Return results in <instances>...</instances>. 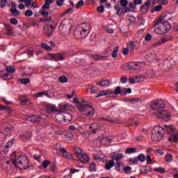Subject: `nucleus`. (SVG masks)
<instances>
[{
	"instance_id": "1",
	"label": "nucleus",
	"mask_w": 178,
	"mask_h": 178,
	"mask_svg": "<svg viewBox=\"0 0 178 178\" xmlns=\"http://www.w3.org/2000/svg\"><path fill=\"white\" fill-rule=\"evenodd\" d=\"M166 15H161L159 19L154 21V26H157L158 27L154 29V33L156 34H159L162 35L163 34H166L169 30L171 29L170 24L169 22L165 21Z\"/></svg>"
},
{
	"instance_id": "2",
	"label": "nucleus",
	"mask_w": 178,
	"mask_h": 178,
	"mask_svg": "<svg viewBox=\"0 0 178 178\" xmlns=\"http://www.w3.org/2000/svg\"><path fill=\"white\" fill-rule=\"evenodd\" d=\"M74 104H77V108L80 111L82 115L85 116H88L89 118H92L94 116L95 113V109L91 106V104H88L86 102L83 100V102L79 101V98L74 97L73 99Z\"/></svg>"
},
{
	"instance_id": "3",
	"label": "nucleus",
	"mask_w": 178,
	"mask_h": 178,
	"mask_svg": "<svg viewBox=\"0 0 178 178\" xmlns=\"http://www.w3.org/2000/svg\"><path fill=\"white\" fill-rule=\"evenodd\" d=\"M90 31H91V25L87 22L82 23L76 28L74 35L76 40H81L86 38Z\"/></svg>"
},
{
	"instance_id": "4",
	"label": "nucleus",
	"mask_w": 178,
	"mask_h": 178,
	"mask_svg": "<svg viewBox=\"0 0 178 178\" xmlns=\"http://www.w3.org/2000/svg\"><path fill=\"white\" fill-rule=\"evenodd\" d=\"M119 111L115 106H111L109 108H106L107 113H111V115H108L107 118H101L102 120H106V122H110V123H119L120 119L119 117H115L116 113Z\"/></svg>"
},
{
	"instance_id": "5",
	"label": "nucleus",
	"mask_w": 178,
	"mask_h": 178,
	"mask_svg": "<svg viewBox=\"0 0 178 178\" xmlns=\"http://www.w3.org/2000/svg\"><path fill=\"white\" fill-rule=\"evenodd\" d=\"M165 134V129L161 126H155L152 129L151 138L153 141H161Z\"/></svg>"
},
{
	"instance_id": "6",
	"label": "nucleus",
	"mask_w": 178,
	"mask_h": 178,
	"mask_svg": "<svg viewBox=\"0 0 178 178\" xmlns=\"http://www.w3.org/2000/svg\"><path fill=\"white\" fill-rule=\"evenodd\" d=\"M11 156L14 158V159L12 160V163L15 165V168H19V165L26 166V164L29 163V159L26 156H19L16 158V152H13Z\"/></svg>"
},
{
	"instance_id": "7",
	"label": "nucleus",
	"mask_w": 178,
	"mask_h": 178,
	"mask_svg": "<svg viewBox=\"0 0 178 178\" xmlns=\"http://www.w3.org/2000/svg\"><path fill=\"white\" fill-rule=\"evenodd\" d=\"M153 115H155L159 119H163V120H165V122H168V120H170V118H172L170 113H168L166 110L154 111L153 112Z\"/></svg>"
},
{
	"instance_id": "8",
	"label": "nucleus",
	"mask_w": 178,
	"mask_h": 178,
	"mask_svg": "<svg viewBox=\"0 0 178 178\" xmlns=\"http://www.w3.org/2000/svg\"><path fill=\"white\" fill-rule=\"evenodd\" d=\"M56 26H58V24L56 22H53L52 24L49 25L46 24L43 26V33L44 35H47V37H51L52 36V34H54V32L55 31V29H56Z\"/></svg>"
},
{
	"instance_id": "9",
	"label": "nucleus",
	"mask_w": 178,
	"mask_h": 178,
	"mask_svg": "<svg viewBox=\"0 0 178 178\" xmlns=\"http://www.w3.org/2000/svg\"><path fill=\"white\" fill-rule=\"evenodd\" d=\"M56 118L58 120V122H62V120H64L65 123H67V122H72V120H73V117L70 113H65L64 115L62 113H58L56 115Z\"/></svg>"
},
{
	"instance_id": "10",
	"label": "nucleus",
	"mask_w": 178,
	"mask_h": 178,
	"mask_svg": "<svg viewBox=\"0 0 178 178\" xmlns=\"http://www.w3.org/2000/svg\"><path fill=\"white\" fill-rule=\"evenodd\" d=\"M151 108L153 111H156V112H157L158 111H161V109H163V108H165V102H163V100H156L151 105Z\"/></svg>"
},
{
	"instance_id": "11",
	"label": "nucleus",
	"mask_w": 178,
	"mask_h": 178,
	"mask_svg": "<svg viewBox=\"0 0 178 178\" xmlns=\"http://www.w3.org/2000/svg\"><path fill=\"white\" fill-rule=\"evenodd\" d=\"M60 156H63V158H65L66 159H71V161H73L74 157L73 156V154H72L70 152H67L66 149L61 147L59 150Z\"/></svg>"
},
{
	"instance_id": "12",
	"label": "nucleus",
	"mask_w": 178,
	"mask_h": 178,
	"mask_svg": "<svg viewBox=\"0 0 178 178\" xmlns=\"http://www.w3.org/2000/svg\"><path fill=\"white\" fill-rule=\"evenodd\" d=\"M130 72H136L141 69V63L131 62L128 64Z\"/></svg>"
},
{
	"instance_id": "13",
	"label": "nucleus",
	"mask_w": 178,
	"mask_h": 178,
	"mask_svg": "<svg viewBox=\"0 0 178 178\" xmlns=\"http://www.w3.org/2000/svg\"><path fill=\"white\" fill-rule=\"evenodd\" d=\"M13 77V75L8 72L7 70H3L0 71V79H2L3 80H12Z\"/></svg>"
},
{
	"instance_id": "14",
	"label": "nucleus",
	"mask_w": 178,
	"mask_h": 178,
	"mask_svg": "<svg viewBox=\"0 0 178 178\" xmlns=\"http://www.w3.org/2000/svg\"><path fill=\"white\" fill-rule=\"evenodd\" d=\"M42 119V118L41 117V115H31L26 118L28 122H31V123H35V124L40 123Z\"/></svg>"
},
{
	"instance_id": "15",
	"label": "nucleus",
	"mask_w": 178,
	"mask_h": 178,
	"mask_svg": "<svg viewBox=\"0 0 178 178\" xmlns=\"http://www.w3.org/2000/svg\"><path fill=\"white\" fill-rule=\"evenodd\" d=\"M49 56L56 62H59V60H63L65 59L63 53L50 54Z\"/></svg>"
},
{
	"instance_id": "16",
	"label": "nucleus",
	"mask_w": 178,
	"mask_h": 178,
	"mask_svg": "<svg viewBox=\"0 0 178 178\" xmlns=\"http://www.w3.org/2000/svg\"><path fill=\"white\" fill-rule=\"evenodd\" d=\"M163 66H164L165 70H169L172 69V67H173V66H175V60L165 59L163 60Z\"/></svg>"
},
{
	"instance_id": "17",
	"label": "nucleus",
	"mask_w": 178,
	"mask_h": 178,
	"mask_svg": "<svg viewBox=\"0 0 178 178\" xmlns=\"http://www.w3.org/2000/svg\"><path fill=\"white\" fill-rule=\"evenodd\" d=\"M80 161L82 163H90V156H88V154L86 153V152H83L79 157Z\"/></svg>"
},
{
	"instance_id": "18",
	"label": "nucleus",
	"mask_w": 178,
	"mask_h": 178,
	"mask_svg": "<svg viewBox=\"0 0 178 178\" xmlns=\"http://www.w3.org/2000/svg\"><path fill=\"white\" fill-rule=\"evenodd\" d=\"M100 129L101 126L99 125V124L97 123L91 124L89 127V130H90L91 133H92L93 134L98 133Z\"/></svg>"
},
{
	"instance_id": "19",
	"label": "nucleus",
	"mask_w": 178,
	"mask_h": 178,
	"mask_svg": "<svg viewBox=\"0 0 178 178\" xmlns=\"http://www.w3.org/2000/svg\"><path fill=\"white\" fill-rule=\"evenodd\" d=\"M59 107L62 111H70L73 108V106L66 102H63L60 104Z\"/></svg>"
},
{
	"instance_id": "20",
	"label": "nucleus",
	"mask_w": 178,
	"mask_h": 178,
	"mask_svg": "<svg viewBox=\"0 0 178 178\" xmlns=\"http://www.w3.org/2000/svg\"><path fill=\"white\" fill-rule=\"evenodd\" d=\"M113 95V91L112 90H103L100 92H99L97 95V97H102L104 95H107V97L108 98H112V95Z\"/></svg>"
},
{
	"instance_id": "21",
	"label": "nucleus",
	"mask_w": 178,
	"mask_h": 178,
	"mask_svg": "<svg viewBox=\"0 0 178 178\" xmlns=\"http://www.w3.org/2000/svg\"><path fill=\"white\" fill-rule=\"evenodd\" d=\"M127 47L129 48V49H138V42L134 40H130L127 43Z\"/></svg>"
},
{
	"instance_id": "22",
	"label": "nucleus",
	"mask_w": 178,
	"mask_h": 178,
	"mask_svg": "<svg viewBox=\"0 0 178 178\" xmlns=\"http://www.w3.org/2000/svg\"><path fill=\"white\" fill-rule=\"evenodd\" d=\"M149 6H151V3L146 1L145 4L140 6V13L143 15L147 13L148 9H149Z\"/></svg>"
},
{
	"instance_id": "23",
	"label": "nucleus",
	"mask_w": 178,
	"mask_h": 178,
	"mask_svg": "<svg viewBox=\"0 0 178 178\" xmlns=\"http://www.w3.org/2000/svg\"><path fill=\"white\" fill-rule=\"evenodd\" d=\"M165 127L168 134H170V133H178L176 127L174 125H165Z\"/></svg>"
},
{
	"instance_id": "24",
	"label": "nucleus",
	"mask_w": 178,
	"mask_h": 178,
	"mask_svg": "<svg viewBox=\"0 0 178 178\" xmlns=\"http://www.w3.org/2000/svg\"><path fill=\"white\" fill-rule=\"evenodd\" d=\"M59 30L61 34H64L65 35H67L70 33V29H67L66 25H60Z\"/></svg>"
},
{
	"instance_id": "25",
	"label": "nucleus",
	"mask_w": 178,
	"mask_h": 178,
	"mask_svg": "<svg viewBox=\"0 0 178 178\" xmlns=\"http://www.w3.org/2000/svg\"><path fill=\"white\" fill-rule=\"evenodd\" d=\"M97 86H100L101 87H109L111 82L109 80H102L96 83Z\"/></svg>"
},
{
	"instance_id": "26",
	"label": "nucleus",
	"mask_w": 178,
	"mask_h": 178,
	"mask_svg": "<svg viewBox=\"0 0 178 178\" xmlns=\"http://www.w3.org/2000/svg\"><path fill=\"white\" fill-rule=\"evenodd\" d=\"M45 110L48 113H52V112H56V106L51 104H47L45 106Z\"/></svg>"
},
{
	"instance_id": "27",
	"label": "nucleus",
	"mask_w": 178,
	"mask_h": 178,
	"mask_svg": "<svg viewBox=\"0 0 178 178\" xmlns=\"http://www.w3.org/2000/svg\"><path fill=\"white\" fill-rule=\"evenodd\" d=\"M74 152L78 158H80V156L84 152V151H83V149L77 146H74Z\"/></svg>"
},
{
	"instance_id": "28",
	"label": "nucleus",
	"mask_w": 178,
	"mask_h": 178,
	"mask_svg": "<svg viewBox=\"0 0 178 178\" xmlns=\"http://www.w3.org/2000/svg\"><path fill=\"white\" fill-rule=\"evenodd\" d=\"M122 92H123V89H122L120 86H117L114 90V91L113 92V95H111V97H115V95H118L119 94H121V95L122 96Z\"/></svg>"
},
{
	"instance_id": "29",
	"label": "nucleus",
	"mask_w": 178,
	"mask_h": 178,
	"mask_svg": "<svg viewBox=\"0 0 178 178\" xmlns=\"http://www.w3.org/2000/svg\"><path fill=\"white\" fill-rule=\"evenodd\" d=\"M94 60H104V59H106V56H99L97 54H90V56Z\"/></svg>"
},
{
	"instance_id": "30",
	"label": "nucleus",
	"mask_w": 178,
	"mask_h": 178,
	"mask_svg": "<svg viewBox=\"0 0 178 178\" xmlns=\"http://www.w3.org/2000/svg\"><path fill=\"white\" fill-rule=\"evenodd\" d=\"M115 166V161L113 160L108 161V163L105 165V169L106 170H111L112 168Z\"/></svg>"
},
{
	"instance_id": "31",
	"label": "nucleus",
	"mask_w": 178,
	"mask_h": 178,
	"mask_svg": "<svg viewBox=\"0 0 178 178\" xmlns=\"http://www.w3.org/2000/svg\"><path fill=\"white\" fill-rule=\"evenodd\" d=\"M4 26L6 27V35H12V34H13V31H12V26H10L9 24H6Z\"/></svg>"
},
{
	"instance_id": "32",
	"label": "nucleus",
	"mask_w": 178,
	"mask_h": 178,
	"mask_svg": "<svg viewBox=\"0 0 178 178\" xmlns=\"http://www.w3.org/2000/svg\"><path fill=\"white\" fill-rule=\"evenodd\" d=\"M168 141H172V143H177L178 141V133L177 134H172L168 138Z\"/></svg>"
},
{
	"instance_id": "33",
	"label": "nucleus",
	"mask_w": 178,
	"mask_h": 178,
	"mask_svg": "<svg viewBox=\"0 0 178 178\" xmlns=\"http://www.w3.org/2000/svg\"><path fill=\"white\" fill-rule=\"evenodd\" d=\"M146 76V79H152L154 76H155V72H154L153 70H149L146 72V74H145Z\"/></svg>"
},
{
	"instance_id": "34",
	"label": "nucleus",
	"mask_w": 178,
	"mask_h": 178,
	"mask_svg": "<svg viewBox=\"0 0 178 178\" xmlns=\"http://www.w3.org/2000/svg\"><path fill=\"white\" fill-rule=\"evenodd\" d=\"M136 78L137 83H143V81H145V80H147V76H145V74L137 76Z\"/></svg>"
},
{
	"instance_id": "35",
	"label": "nucleus",
	"mask_w": 178,
	"mask_h": 178,
	"mask_svg": "<svg viewBox=\"0 0 178 178\" xmlns=\"http://www.w3.org/2000/svg\"><path fill=\"white\" fill-rule=\"evenodd\" d=\"M6 70L8 72V73L12 74V73H15V72H16V68H15V66L8 65L6 68Z\"/></svg>"
},
{
	"instance_id": "36",
	"label": "nucleus",
	"mask_w": 178,
	"mask_h": 178,
	"mask_svg": "<svg viewBox=\"0 0 178 178\" xmlns=\"http://www.w3.org/2000/svg\"><path fill=\"white\" fill-rule=\"evenodd\" d=\"M115 169L118 172H124V165L120 164V163L118 162L117 165H115Z\"/></svg>"
},
{
	"instance_id": "37",
	"label": "nucleus",
	"mask_w": 178,
	"mask_h": 178,
	"mask_svg": "<svg viewBox=\"0 0 178 178\" xmlns=\"http://www.w3.org/2000/svg\"><path fill=\"white\" fill-rule=\"evenodd\" d=\"M31 132H25L22 136V140H24L26 141V140H30V138H31Z\"/></svg>"
},
{
	"instance_id": "38",
	"label": "nucleus",
	"mask_w": 178,
	"mask_h": 178,
	"mask_svg": "<svg viewBox=\"0 0 178 178\" xmlns=\"http://www.w3.org/2000/svg\"><path fill=\"white\" fill-rule=\"evenodd\" d=\"M161 10H162V5L159 4L158 6H156L153 8H152L151 12H152V13H154L155 12H159Z\"/></svg>"
},
{
	"instance_id": "39",
	"label": "nucleus",
	"mask_w": 178,
	"mask_h": 178,
	"mask_svg": "<svg viewBox=\"0 0 178 178\" xmlns=\"http://www.w3.org/2000/svg\"><path fill=\"white\" fill-rule=\"evenodd\" d=\"M119 52V47H116L114 48L113 52L111 53L112 58H118V53Z\"/></svg>"
},
{
	"instance_id": "40",
	"label": "nucleus",
	"mask_w": 178,
	"mask_h": 178,
	"mask_svg": "<svg viewBox=\"0 0 178 178\" xmlns=\"http://www.w3.org/2000/svg\"><path fill=\"white\" fill-rule=\"evenodd\" d=\"M65 137L68 141H72L74 138V135H73L72 132L68 131L67 132Z\"/></svg>"
},
{
	"instance_id": "41",
	"label": "nucleus",
	"mask_w": 178,
	"mask_h": 178,
	"mask_svg": "<svg viewBox=\"0 0 178 178\" xmlns=\"http://www.w3.org/2000/svg\"><path fill=\"white\" fill-rule=\"evenodd\" d=\"M137 159L140 162H145V159H147V157L144 154H140L137 156Z\"/></svg>"
},
{
	"instance_id": "42",
	"label": "nucleus",
	"mask_w": 178,
	"mask_h": 178,
	"mask_svg": "<svg viewBox=\"0 0 178 178\" xmlns=\"http://www.w3.org/2000/svg\"><path fill=\"white\" fill-rule=\"evenodd\" d=\"M172 38H173V37L171 35H167L165 38H163L161 39V41L163 42V44H165V42H168V41H170V40H172Z\"/></svg>"
},
{
	"instance_id": "43",
	"label": "nucleus",
	"mask_w": 178,
	"mask_h": 178,
	"mask_svg": "<svg viewBox=\"0 0 178 178\" xmlns=\"http://www.w3.org/2000/svg\"><path fill=\"white\" fill-rule=\"evenodd\" d=\"M172 38H173V37L171 35H167L165 38H163L161 39V41L163 42V44H165V42H168V41H170V40H172Z\"/></svg>"
},
{
	"instance_id": "44",
	"label": "nucleus",
	"mask_w": 178,
	"mask_h": 178,
	"mask_svg": "<svg viewBox=\"0 0 178 178\" xmlns=\"http://www.w3.org/2000/svg\"><path fill=\"white\" fill-rule=\"evenodd\" d=\"M10 12L11 13V15L14 16H20V15H22V13L19 10H17V8L11 10Z\"/></svg>"
},
{
	"instance_id": "45",
	"label": "nucleus",
	"mask_w": 178,
	"mask_h": 178,
	"mask_svg": "<svg viewBox=\"0 0 178 178\" xmlns=\"http://www.w3.org/2000/svg\"><path fill=\"white\" fill-rule=\"evenodd\" d=\"M20 83H22V84H24V86H26V84H29L30 83V79L29 78H22L19 79Z\"/></svg>"
},
{
	"instance_id": "46",
	"label": "nucleus",
	"mask_w": 178,
	"mask_h": 178,
	"mask_svg": "<svg viewBox=\"0 0 178 178\" xmlns=\"http://www.w3.org/2000/svg\"><path fill=\"white\" fill-rule=\"evenodd\" d=\"M50 170L53 173H58V168H56V165L52 163L50 165Z\"/></svg>"
},
{
	"instance_id": "47",
	"label": "nucleus",
	"mask_w": 178,
	"mask_h": 178,
	"mask_svg": "<svg viewBox=\"0 0 178 178\" xmlns=\"http://www.w3.org/2000/svg\"><path fill=\"white\" fill-rule=\"evenodd\" d=\"M42 47L46 51H52V47H51V46L48 45V44L45 42L42 43Z\"/></svg>"
},
{
	"instance_id": "48",
	"label": "nucleus",
	"mask_w": 178,
	"mask_h": 178,
	"mask_svg": "<svg viewBox=\"0 0 178 178\" xmlns=\"http://www.w3.org/2000/svg\"><path fill=\"white\" fill-rule=\"evenodd\" d=\"M49 165H51V161H49V160H44L42 163V166H43L44 169H47V168H48Z\"/></svg>"
},
{
	"instance_id": "49",
	"label": "nucleus",
	"mask_w": 178,
	"mask_h": 178,
	"mask_svg": "<svg viewBox=\"0 0 178 178\" xmlns=\"http://www.w3.org/2000/svg\"><path fill=\"white\" fill-rule=\"evenodd\" d=\"M127 94H131V88H122V96Z\"/></svg>"
},
{
	"instance_id": "50",
	"label": "nucleus",
	"mask_w": 178,
	"mask_h": 178,
	"mask_svg": "<svg viewBox=\"0 0 178 178\" xmlns=\"http://www.w3.org/2000/svg\"><path fill=\"white\" fill-rule=\"evenodd\" d=\"M127 154H134V152H137L136 148L134 147H128L126 150Z\"/></svg>"
},
{
	"instance_id": "51",
	"label": "nucleus",
	"mask_w": 178,
	"mask_h": 178,
	"mask_svg": "<svg viewBox=\"0 0 178 178\" xmlns=\"http://www.w3.org/2000/svg\"><path fill=\"white\" fill-rule=\"evenodd\" d=\"M154 170L155 172H157L158 173H161V174H163L165 172V168H163V167H159L157 168H155Z\"/></svg>"
},
{
	"instance_id": "52",
	"label": "nucleus",
	"mask_w": 178,
	"mask_h": 178,
	"mask_svg": "<svg viewBox=\"0 0 178 178\" xmlns=\"http://www.w3.org/2000/svg\"><path fill=\"white\" fill-rule=\"evenodd\" d=\"M81 6H84V1L80 0L76 5L75 8L76 9H79V8H81Z\"/></svg>"
},
{
	"instance_id": "53",
	"label": "nucleus",
	"mask_w": 178,
	"mask_h": 178,
	"mask_svg": "<svg viewBox=\"0 0 178 178\" xmlns=\"http://www.w3.org/2000/svg\"><path fill=\"white\" fill-rule=\"evenodd\" d=\"M129 80L130 84H134L135 83H137V76H130Z\"/></svg>"
},
{
	"instance_id": "54",
	"label": "nucleus",
	"mask_w": 178,
	"mask_h": 178,
	"mask_svg": "<svg viewBox=\"0 0 178 178\" xmlns=\"http://www.w3.org/2000/svg\"><path fill=\"white\" fill-rule=\"evenodd\" d=\"M0 109H1V111H7L8 112H10L12 108L8 106L0 105Z\"/></svg>"
},
{
	"instance_id": "55",
	"label": "nucleus",
	"mask_w": 178,
	"mask_h": 178,
	"mask_svg": "<svg viewBox=\"0 0 178 178\" xmlns=\"http://www.w3.org/2000/svg\"><path fill=\"white\" fill-rule=\"evenodd\" d=\"M173 161V156L172 154H166L165 155V162H172Z\"/></svg>"
},
{
	"instance_id": "56",
	"label": "nucleus",
	"mask_w": 178,
	"mask_h": 178,
	"mask_svg": "<svg viewBox=\"0 0 178 178\" xmlns=\"http://www.w3.org/2000/svg\"><path fill=\"white\" fill-rule=\"evenodd\" d=\"M161 44H163V42H162V39H161L158 42H154L152 47H154V48H156L161 45Z\"/></svg>"
},
{
	"instance_id": "57",
	"label": "nucleus",
	"mask_w": 178,
	"mask_h": 178,
	"mask_svg": "<svg viewBox=\"0 0 178 178\" xmlns=\"http://www.w3.org/2000/svg\"><path fill=\"white\" fill-rule=\"evenodd\" d=\"M60 83H67V78L65 76H62L59 77Z\"/></svg>"
},
{
	"instance_id": "58",
	"label": "nucleus",
	"mask_w": 178,
	"mask_h": 178,
	"mask_svg": "<svg viewBox=\"0 0 178 178\" xmlns=\"http://www.w3.org/2000/svg\"><path fill=\"white\" fill-rule=\"evenodd\" d=\"M8 3V0H1L0 1V8H3L6 6V3Z\"/></svg>"
},
{
	"instance_id": "59",
	"label": "nucleus",
	"mask_w": 178,
	"mask_h": 178,
	"mask_svg": "<svg viewBox=\"0 0 178 178\" xmlns=\"http://www.w3.org/2000/svg\"><path fill=\"white\" fill-rule=\"evenodd\" d=\"M12 125H10V124H8L7 126L4 128L5 131H6V133H10V131H12Z\"/></svg>"
},
{
	"instance_id": "60",
	"label": "nucleus",
	"mask_w": 178,
	"mask_h": 178,
	"mask_svg": "<svg viewBox=\"0 0 178 178\" xmlns=\"http://www.w3.org/2000/svg\"><path fill=\"white\" fill-rule=\"evenodd\" d=\"M128 20L130 22L131 24L136 23V17L134 16H129Z\"/></svg>"
},
{
	"instance_id": "61",
	"label": "nucleus",
	"mask_w": 178,
	"mask_h": 178,
	"mask_svg": "<svg viewBox=\"0 0 178 178\" xmlns=\"http://www.w3.org/2000/svg\"><path fill=\"white\" fill-rule=\"evenodd\" d=\"M120 5H121V6L126 8V6H127V5H129V1L127 0H121Z\"/></svg>"
},
{
	"instance_id": "62",
	"label": "nucleus",
	"mask_w": 178,
	"mask_h": 178,
	"mask_svg": "<svg viewBox=\"0 0 178 178\" xmlns=\"http://www.w3.org/2000/svg\"><path fill=\"white\" fill-rule=\"evenodd\" d=\"M25 16H26V17L33 16V11L31 10H26L25 12Z\"/></svg>"
},
{
	"instance_id": "63",
	"label": "nucleus",
	"mask_w": 178,
	"mask_h": 178,
	"mask_svg": "<svg viewBox=\"0 0 178 178\" xmlns=\"http://www.w3.org/2000/svg\"><path fill=\"white\" fill-rule=\"evenodd\" d=\"M104 10L105 8L104 7V6H99V7H97V12L99 13H104Z\"/></svg>"
},
{
	"instance_id": "64",
	"label": "nucleus",
	"mask_w": 178,
	"mask_h": 178,
	"mask_svg": "<svg viewBox=\"0 0 178 178\" xmlns=\"http://www.w3.org/2000/svg\"><path fill=\"white\" fill-rule=\"evenodd\" d=\"M10 23H11V24H13L14 26H16V24H17L18 22H17V19L10 18Z\"/></svg>"
}]
</instances>
